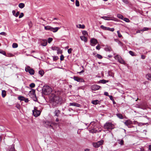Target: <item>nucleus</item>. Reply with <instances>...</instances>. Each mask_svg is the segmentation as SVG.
I'll return each instance as SVG.
<instances>
[{
    "mask_svg": "<svg viewBox=\"0 0 151 151\" xmlns=\"http://www.w3.org/2000/svg\"><path fill=\"white\" fill-rule=\"evenodd\" d=\"M51 100L52 101V104L54 106H56L59 104H61L63 101L61 96L55 95L51 99Z\"/></svg>",
    "mask_w": 151,
    "mask_h": 151,
    "instance_id": "f257e3e1",
    "label": "nucleus"
},
{
    "mask_svg": "<svg viewBox=\"0 0 151 151\" xmlns=\"http://www.w3.org/2000/svg\"><path fill=\"white\" fill-rule=\"evenodd\" d=\"M52 91L51 88L48 86H44L42 89V92L43 94L47 95L50 94Z\"/></svg>",
    "mask_w": 151,
    "mask_h": 151,
    "instance_id": "f03ea898",
    "label": "nucleus"
},
{
    "mask_svg": "<svg viewBox=\"0 0 151 151\" xmlns=\"http://www.w3.org/2000/svg\"><path fill=\"white\" fill-rule=\"evenodd\" d=\"M89 127L91 129L90 132L91 133H96L97 132V130L96 129V123L94 122H91L89 125Z\"/></svg>",
    "mask_w": 151,
    "mask_h": 151,
    "instance_id": "7ed1b4c3",
    "label": "nucleus"
},
{
    "mask_svg": "<svg viewBox=\"0 0 151 151\" xmlns=\"http://www.w3.org/2000/svg\"><path fill=\"white\" fill-rule=\"evenodd\" d=\"M104 127L105 129L109 130L110 129L111 130L114 129V126L111 123L106 122L104 125Z\"/></svg>",
    "mask_w": 151,
    "mask_h": 151,
    "instance_id": "20e7f679",
    "label": "nucleus"
},
{
    "mask_svg": "<svg viewBox=\"0 0 151 151\" xmlns=\"http://www.w3.org/2000/svg\"><path fill=\"white\" fill-rule=\"evenodd\" d=\"M44 126L47 128L53 129L52 126V122L48 121H46L44 122Z\"/></svg>",
    "mask_w": 151,
    "mask_h": 151,
    "instance_id": "39448f33",
    "label": "nucleus"
},
{
    "mask_svg": "<svg viewBox=\"0 0 151 151\" xmlns=\"http://www.w3.org/2000/svg\"><path fill=\"white\" fill-rule=\"evenodd\" d=\"M32 112L33 115L35 117L38 116L40 114V111L38 110L36 107L34 108V110H33Z\"/></svg>",
    "mask_w": 151,
    "mask_h": 151,
    "instance_id": "423d86ee",
    "label": "nucleus"
},
{
    "mask_svg": "<svg viewBox=\"0 0 151 151\" xmlns=\"http://www.w3.org/2000/svg\"><path fill=\"white\" fill-rule=\"evenodd\" d=\"M25 70L26 72H29L31 75H33L34 74V70L29 66H27L25 68Z\"/></svg>",
    "mask_w": 151,
    "mask_h": 151,
    "instance_id": "0eeeda50",
    "label": "nucleus"
},
{
    "mask_svg": "<svg viewBox=\"0 0 151 151\" xmlns=\"http://www.w3.org/2000/svg\"><path fill=\"white\" fill-rule=\"evenodd\" d=\"M103 140H101L97 142L93 143V145L94 147L96 148H97L99 147L100 145H101L103 144Z\"/></svg>",
    "mask_w": 151,
    "mask_h": 151,
    "instance_id": "6e6552de",
    "label": "nucleus"
},
{
    "mask_svg": "<svg viewBox=\"0 0 151 151\" xmlns=\"http://www.w3.org/2000/svg\"><path fill=\"white\" fill-rule=\"evenodd\" d=\"M97 43V40L95 38H92L90 40V45L92 46H94Z\"/></svg>",
    "mask_w": 151,
    "mask_h": 151,
    "instance_id": "1a4fd4ad",
    "label": "nucleus"
},
{
    "mask_svg": "<svg viewBox=\"0 0 151 151\" xmlns=\"http://www.w3.org/2000/svg\"><path fill=\"white\" fill-rule=\"evenodd\" d=\"M73 79L75 81H76L78 82H84V80L82 78H80L78 76H74L73 78Z\"/></svg>",
    "mask_w": 151,
    "mask_h": 151,
    "instance_id": "9d476101",
    "label": "nucleus"
},
{
    "mask_svg": "<svg viewBox=\"0 0 151 151\" xmlns=\"http://www.w3.org/2000/svg\"><path fill=\"white\" fill-rule=\"evenodd\" d=\"M100 87V86L97 85H94L91 86V88L92 90L96 91L99 90Z\"/></svg>",
    "mask_w": 151,
    "mask_h": 151,
    "instance_id": "9b49d317",
    "label": "nucleus"
},
{
    "mask_svg": "<svg viewBox=\"0 0 151 151\" xmlns=\"http://www.w3.org/2000/svg\"><path fill=\"white\" fill-rule=\"evenodd\" d=\"M124 124L126 126H127L128 127L131 128V125L132 124V122L130 120H128L124 122Z\"/></svg>",
    "mask_w": 151,
    "mask_h": 151,
    "instance_id": "f8f14e48",
    "label": "nucleus"
},
{
    "mask_svg": "<svg viewBox=\"0 0 151 151\" xmlns=\"http://www.w3.org/2000/svg\"><path fill=\"white\" fill-rule=\"evenodd\" d=\"M60 113V110L58 109H56L54 112V114L55 116L58 117L59 116Z\"/></svg>",
    "mask_w": 151,
    "mask_h": 151,
    "instance_id": "ddd939ff",
    "label": "nucleus"
},
{
    "mask_svg": "<svg viewBox=\"0 0 151 151\" xmlns=\"http://www.w3.org/2000/svg\"><path fill=\"white\" fill-rule=\"evenodd\" d=\"M101 18L105 20H114V19H113L112 17H106V16H103L101 17Z\"/></svg>",
    "mask_w": 151,
    "mask_h": 151,
    "instance_id": "4468645a",
    "label": "nucleus"
},
{
    "mask_svg": "<svg viewBox=\"0 0 151 151\" xmlns=\"http://www.w3.org/2000/svg\"><path fill=\"white\" fill-rule=\"evenodd\" d=\"M69 105L76 106H77L78 107H80L81 106V105L80 104H79L77 103H74V102L70 103Z\"/></svg>",
    "mask_w": 151,
    "mask_h": 151,
    "instance_id": "2eb2a0df",
    "label": "nucleus"
},
{
    "mask_svg": "<svg viewBox=\"0 0 151 151\" xmlns=\"http://www.w3.org/2000/svg\"><path fill=\"white\" fill-rule=\"evenodd\" d=\"M60 29V27H56L55 28H53L52 27V29H51V31H52L54 32H57L59 29Z\"/></svg>",
    "mask_w": 151,
    "mask_h": 151,
    "instance_id": "dca6fc26",
    "label": "nucleus"
},
{
    "mask_svg": "<svg viewBox=\"0 0 151 151\" xmlns=\"http://www.w3.org/2000/svg\"><path fill=\"white\" fill-rule=\"evenodd\" d=\"M80 38L82 41H84L85 42H86L87 41V38L84 36L80 37Z\"/></svg>",
    "mask_w": 151,
    "mask_h": 151,
    "instance_id": "f3484780",
    "label": "nucleus"
},
{
    "mask_svg": "<svg viewBox=\"0 0 151 151\" xmlns=\"http://www.w3.org/2000/svg\"><path fill=\"white\" fill-rule=\"evenodd\" d=\"M118 61L120 63L123 64H126L125 62L122 59L121 57L118 60Z\"/></svg>",
    "mask_w": 151,
    "mask_h": 151,
    "instance_id": "a211bd4d",
    "label": "nucleus"
},
{
    "mask_svg": "<svg viewBox=\"0 0 151 151\" xmlns=\"http://www.w3.org/2000/svg\"><path fill=\"white\" fill-rule=\"evenodd\" d=\"M99 103V101L97 100H93L91 101V103L95 105H96L98 104Z\"/></svg>",
    "mask_w": 151,
    "mask_h": 151,
    "instance_id": "6ab92c4d",
    "label": "nucleus"
},
{
    "mask_svg": "<svg viewBox=\"0 0 151 151\" xmlns=\"http://www.w3.org/2000/svg\"><path fill=\"white\" fill-rule=\"evenodd\" d=\"M117 142L118 143L121 145H123L124 144V141L122 139H118L117 140Z\"/></svg>",
    "mask_w": 151,
    "mask_h": 151,
    "instance_id": "aec40b11",
    "label": "nucleus"
},
{
    "mask_svg": "<svg viewBox=\"0 0 151 151\" xmlns=\"http://www.w3.org/2000/svg\"><path fill=\"white\" fill-rule=\"evenodd\" d=\"M52 28V27H51L50 26H47L45 27V29L47 30H50L51 31V29Z\"/></svg>",
    "mask_w": 151,
    "mask_h": 151,
    "instance_id": "412c9836",
    "label": "nucleus"
},
{
    "mask_svg": "<svg viewBox=\"0 0 151 151\" xmlns=\"http://www.w3.org/2000/svg\"><path fill=\"white\" fill-rule=\"evenodd\" d=\"M47 43L46 40H43V42L41 43V45L43 46H45L47 45Z\"/></svg>",
    "mask_w": 151,
    "mask_h": 151,
    "instance_id": "4be33fe9",
    "label": "nucleus"
},
{
    "mask_svg": "<svg viewBox=\"0 0 151 151\" xmlns=\"http://www.w3.org/2000/svg\"><path fill=\"white\" fill-rule=\"evenodd\" d=\"M6 95V91L5 90H2L1 93V95L3 98Z\"/></svg>",
    "mask_w": 151,
    "mask_h": 151,
    "instance_id": "5701e85b",
    "label": "nucleus"
},
{
    "mask_svg": "<svg viewBox=\"0 0 151 151\" xmlns=\"http://www.w3.org/2000/svg\"><path fill=\"white\" fill-rule=\"evenodd\" d=\"M25 6V5L24 3H21L19 4V7L21 8L22 9Z\"/></svg>",
    "mask_w": 151,
    "mask_h": 151,
    "instance_id": "b1692460",
    "label": "nucleus"
},
{
    "mask_svg": "<svg viewBox=\"0 0 151 151\" xmlns=\"http://www.w3.org/2000/svg\"><path fill=\"white\" fill-rule=\"evenodd\" d=\"M117 17L122 20L123 19V16L121 14H117Z\"/></svg>",
    "mask_w": 151,
    "mask_h": 151,
    "instance_id": "393cba45",
    "label": "nucleus"
},
{
    "mask_svg": "<svg viewBox=\"0 0 151 151\" xmlns=\"http://www.w3.org/2000/svg\"><path fill=\"white\" fill-rule=\"evenodd\" d=\"M25 98L23 96H19L18 97V99L21 101H24Z\"/></svg>",
    "mask_w": 151,
    "mask_h": 151,
    "instance_id": "a878e982",
    "label": "nucleus"
},
{
    "mask_svg": "<svg viewBox=\"0 0 151 151\" xmlns=\"http://www.w3.org/2000/svg\"><path fill=\"white\" fill-rule=\"evenodd\" d=\"M116 115L118 118L120 119H123V118L122 115L121 114H116Z\"/></svg>",
    "mask_w": 151,
    "mask_h": 151,
    "instance_id": "bb28decb",
    "label": "nucleus"
},
{
    "mask_svg": "<svg viewBox=\"0 0 151 151\" xmlns=\"http://www.w3.org/2000/svg\"><path fill=\"white\" fill-rule=\"evenodd\" d=\"M77 27L79 28H81L82 29L84 28L85 26L84 25L79 24L77 26Z\"/></svg>",
    "mask_w": 151,
    "mask_h": 151,
    "instance_id": "cd10ccee",
    "label": "nucleus"
},
{
    "mask_svg": "<svg viewBox=\"0 0 151 151\" xmlns=\"http://www.w3.org/2000/svg\"><path fill=\"white\" fill-rule=\"evenodd\" d=\"M149 29V28H147V27H144L142 29H141L140 30H139L138 31L139 32H140V31H147V30H148Z\"/></svg>",
    "mask_w": 151,
    "mask_h": 151,
    "instance_id": "c85d7f7f",
    "label": "nucleus"
},
{
    "mask_svg": "<svg viewBox=\"0 0 151 151\" xmlns=\"http://www.w3.org/2000/svg\"><path fill=\"white\" fill-rule=\"evenodd\" d=\"M108 75L109 76L113 77L114 76V73L111 71H110L108 72Z\"/></svg>",
    "mask_w": 151,
    "mask_h": 151,
    "instance_id": "c756f323",
    "label": "nucleus"
},
{
    "mask_svg": "<svg viewBox=\"0 0 151 151\" xmlns=\"http://www.w3.org/2000/svg\"><path fill=\"white\" fill-rule=\"evenodd\" d=\"M146 77L147 79L148 80H151V74H147Z\"/></svg>",
    "mask_w": 151,
    "mask_h": 151,
    "instance_id": "7c9ffc66",
    "label": "nucleus"
},
{
    "mask_svg": "<svg viewBox=\"0 0 151 151\" xmlns=\"http://www.w3.org/2000/svg\"><path fill=\"white\" fill-rule=\"evenodd\" d=\"M18 46V44L17 43H14L12 44V47L13 48H16Z\"/></svg>",
    "mask_w": 151,
    "mask_h": 151,
    "instance_id": "2f4dec72",
    "label": "nucleus"
},
{
    "mask_svg": "<svg viewBox=\"0 0 151 151\" xmlns=\"http://www.w3.org/2000/svg\"><path fill=\"white\" fill-rule=\"evenodd\" d=\"M0 53L2 54L3 55L6 56V53L5 51H3L2 50H0Z\"/></svg>",
    "mask_w": 151,
    "mask_h": 151,
    "instance_id": "473e14b6",
    "label": "nucleus"
},
{
    "mask_svg": "<svg viewBox=\"0 0 151 151\" xmlns=\"http://www.w3.org/2000/svg\"><path fill=\"white\" fill-rule=\"evenodd\" d=\"M101 28L104 30H107V27L104 26L102 25L101 26Z\"/></svg>",
    "mask_w": 151,
    "mask_h": 151,
    "instance_id": "72a5a7b5",
    "label": "nucleus"
},
{
    "mask_svg": "<svg viewBox=\"0 0 151 151\" xmlns=\"http://www.w3.org/2000/svg\"><path fill=\"white\" fill-rule=\"evenodd\" d=\"M129 53L132 56H136V55L134 54V53L133 52L131 51H129Z\"/></svg>",
    "mask_w": 151,
    "mask_h": 151,
    "instance_id": "f704fd0d",
    "label": "nucleus"
},
{
    "mask_svg": "<svg viewBox=\"0 0 151 151\" xmlns=\"http://www.w3.org/2000/svg\"><path fill=\"white\" fill-rule=\"evenodd\" d=\"M10 151H15L14 145H12L11 148L10 149Z\"/></svg>",
    "mask_w": 151,
    "mask_h": 151,
    "instance_id": "c9c22d12",
    "label": "nucleus"
},
{
    "mask_svg": "<svg viewBox=\"0 0 151 151\" xmlns=\"http://www.w3.org/2000/svg\"><path fill=\"white\" fill-rule=\"evenodd\" d=\"M15 107L19 109H20L21 108V106L20 105L18 104H16Z\"/></svg>",
    "mask_w": 151,
    "mask_h": 151,
    "instance_id": "e433bc0d",
    "label": "nucleus"
},
{
    "mask_svg": "<svg viewBox=\"0 0 151 151\" xmlns=\"http://www.w3.org/2000/svg\"><path fill=\"white\" fill-rule=\"evenodd\" d=\"M114 30V28H110L109 27H107V30L111 32H113Z\"/></svg>",
    "mask_w": 151,
    "mask_h": 151,
    "instance_id": "4c0bfd02",
    "label": "nucleus"
},
{
    "mask_svg": "<svg viewBox=\"0 0 151 151\" xmlns=\"http://www.w3.org/2000/svg\"><path fill=\"white\" fill-rule=\"evenodd\" d=\"M39 73L41 76H42L44 74V72L42 70H41L39 71Z\"/></svg>",
    "mask_w": 151,
    "mask_h": 151,
    "instance_id": "58836bf2",
    "label": "nucleus"
},
{
    "mask_svg": "<svg viewBox=\"0 0 151 151\" xmlns=\"http://www.w3.org/2000/svg\"><path fill=\"white\" fill-rule=\"evenodd\" d=\"M76 5L77 6H79L80 5L79 1L78 0H76Z\"/></svg>",
    "mask_w": 151,
    "mask_h": 151,
    "instance_id": "ea45409f",
    "label": "nucleus"
},
{
    "mask_svg": "<svg viewBox=\"0 0 151 151\" xmlns=\"http://www.w3.org/2000/svg\"><path fill=\"white\" fill-rule=\"evenodd\" d=\"M59 48L56 47H52V49L53 50H59Z\"/></svg>",
    "mask_w": 151,
    "mask_h": 151,
    "instance_id": "a19ab883",
    "label": "nucleus"
},
{
    "mask_svg": "<svg viewBox=\"0 0 151 151\" xmlns=\"http://www.w3.org/2000/svg\"><path fill=\"white\" fill-rule=\"evenodd\" d=\"M35 83H31L29 85V86L32 88H34L35 87Z\"/></svg>",
    "mask_w": 151,
    "mask_h": 151,
    "instance_id": "79ce46f5",
    "label": "nucleus"
},
{
    "mask_svg": "<svg viewBox=\"0 0 151 151\" xmlns=\"http://www.w3.org/2000/svg\"><path fill=\"white\" fill-rule=\"evenodd\" d=\"M123 20L127 22H130L129 19L127 18H125L124 19L123 18Z\"/></svg>",
    "mask_w": 151,
    "mask_h": 151,
    "instance_id": "37998d69",
    "label": "nucleus"
},
{
    "mask_svg": "<svg viewBox=\"0 0 151 151\" xmlns=\"http://www.w3.org/2000/svg\"><path fill=\"white\" fill-rule=\"evenodd\" d=\"M96 56L97 58L99 59H101L102 58V56L99 54H97Z\"/></svg>",
    "mask_w": 151,
    "mask_h": 151,
    "instance_id": "c03bdc74",
    "label": "nucleus"
},
{
    "mask_svg": "<svg viewBox=\"0 0 151 151\" xmlns=\"http://www.w3.org/2000/svg\"><path fill=\"white\" fill-rule=\"evenodd\" d=\"M121 57L120 56L118 55H116L115 57V59L117 60L120 58Z\"/></svg>",
    "mask_w": 151,
    "mask_h": 151,
    "instance_id": "a18cd8bd",
    "label": "nucleus"
},
{
    "mask_svg": "<svg viewBox=\"0 0 151 151\" xmlns=\"http://www.w3.org/2000/svg\"><path fill=\"white\" fill-rule=\"evenodd\" d=\"M72 49L70 48L68 50V52L69 54H70L72 52Z\"/></svg>",
    "mask_w": 151,
    "mask_h": 151,
    "instance_id": "49530a36",
    "label": "nucleus"
},
{
    "mask_svg": "<svg viewBox=\"0 0 151 151\" xmlns=\"http://www.w3.org/2000/svg\"><path fill=\"white\" fill-rule=\"evenodd\" d=\"M117 33L118 34V36L119 37H122V35L120 33L119 31H117Z\"/></svg>",
    "mask_w": 151,
    "mask_h": 151,
    "instance_id": "de8ad7c7",
    "label": "nucleus"
},
{
    "mask_svg": "<svg viewBox=\"0 0 151 151\" xmlns=\"http://www.w3.org/2000/svg\"><path fill=\"white\" fill-rule=\"evenodd\" d=\"M82 34L84 35H86L88 34L87 32L86 31H83L82 32Z\"/></svg>",
    "mask_w": 151,
    "mask_h": 151,
    "instance_id": "09e8293b",
    "label": "nucleus"
},
{
    "mask_svg": "<svg viewBox=\"0 0 151 151\" xmlns=\"http://www.w3.org/2000/svg\"><path fill=\"white\" fill-rule=\"evenodd\" d=\"M52 38H49L48 39V42L49 43H50L52 41Z\"/></svg>",
    "mask_w": 151,
    "mask_h": 151,
    "instance_id": "8fccbe9b",
    "label": "nucleus"
},
{
    "mask_svg": "<svg viewBox=\"0 0 151 151\" xmlns=\"http://www.w3.org/2000/svg\"><path fill=\"white\" fill-rule=\"evenodd\" d=\"M111 48L109 47H106L105 48V49L106 51H111Z\"/></svg>",
    "mask_w": 151,
    "mask_h": 151,
    "instance_id": "3c124183",
    "label": "nucleus"
},
{
    "mask_svg": "<svg viewBox=\"0 0 151 151\" xmlns=\"http://www.w3.org/2000/svg\"><path fill=\"white\" fill-rule=\"evenodd\" d=\"M122 0L123 2H124L126 4H127L129 3L128 0Z\"/></svg>",
    "mask_w": 151,
    "mask_h": 151,
    "instance_id": "603ef678",
    "label": "nucleus"
},
{
    "mask_svg": "<svg viewBox=\"0 0 151 151\" xmlns=\"http://www.w3.org/2000/svg\"><path fill=\"white\" fill-rule=\"evenodd\" d=\"M24 16V14L23 13H21L19 16V18H21Z\"/></svg>",
    "mask_w": 151,
    "mask_h": 151,
    "instance_id": "864d4df0",
    "label": "nucleus"
},
{
    "mask_svg": "<svg viewBox=\"0 0 151 151\" xmlns=\"http://www.w3.org/2000/svg\"><path fill=\"white\" fill-rule=\"evenodd\" d=\"M64 56L63 55H62L60 56V60L61 61H62V60H64Z\"/></svg>",
    "mask_w": 151,
    "mask_h": 151,
    "instance_id": "5fc2aeb1",
    "label": "nucleus"
},
{
    "mask_svg": "<svg viewBox=\"0 0 151 151\" xmlns=\"http://www.w3.org/2000/svg\"><path fill=\"white\" fill-rule=\"evenodd\" d=\"M32 93L33 94V97H36V94L35 90H33L32 91Z\"/></svg>",
    "mask_w": 151,
    "mask_h": 151,
    "instance_id": "6e6d98bb",
    "label": "nucleus"
},
{
    "mask_svg": "<svg viewBox=\"0 0 151 151\" xmlns=\"http://www.w3.org/2000/svg\"><path fill=\"white\" fill-rule=\"evenodd\" d=\"M62 53V51L61 50H60L59 48V50H57V53L58 54H61Z\"/></svg>",
    "mask_w": 151,
    "mask_h": 151,
    "instance_id": "4d7b16f0",
    "label": "nucleus"
},
{
    "mask_svg": "<svg viewBox=\"0 0 151 151\" xmlns=\"http://www.w3.org/2000/svg\"><path fill=\"white\" fill-rule=\"evenodd\" d=\"M19 14V12L18 11L15 14V16L16 17H17Z\"/></svg>",
    "mask_w": 151,
    "mask_h": 151,
    "instance_id": "13d9d810",
    "label": "nucleus"
},
{
    "mask_svg": "<svg viewBox=\"0 0 151 151\" xmlns=\"http://www.w3.org/2000/svg\"><path fill=\"white\" fill-rule=\"evenodd\" d=\"M58 59V57L57 56H54L53 57V60H56Z\"/></svg>",
    "mask_w": 151,
    "mask_h": 151,
    "instance_id": "bf43d9fd",
    "label": "nucleus"
},
{
    "mask_svg": "<svg viewBox=\"0 0 151 151\" xmlns=\"http://www.w3.org/2000/svg\"><path fill=\"white\" fill-rule=\"evenodd\" d=\"M101 82L102 83H105L106 82V81L104 80H101Z\"/></svg>",
    "mask_w": 151,
    "mask_h": 151,
    "instance_id": "052dcab7",
    "label": "nucleus"
},
{
    "mask_svg": "<svg viewBox=\"0 0 151 151\" xmlns=\"http://www.w3.org/2000/svg\"><path fill=\"white\" fill-rule=\"evenodd\" d=\"M96 48L97 50H100V45H98L97 46H96Z\"/></svg>",
    "mask_w": 151,
    "mask_h": 151,
    "instance_id": "680f3d73",
    "label": "nucleus"
},
{
    "mask_svg": "<svg viewBox=\"0 0 151 151\" xmlns=\"http://www.w3.org/2000/svg\"><path fill=\"white\" fill-rule=\"evenodd\" d=\"M144 125H145V124H143L142 123H138V126H142Z\"/></svg>",
    "mask_w": 151,
    "mask_h": 151,
    "instance_id": "e2e57ef3",
    "label": "nucleus"
},
{
    "mask_svg": "<svg viewBox=\"0 0 151 151\" xmlns=\"http://www.w3.org/2000/svg\"><path fill=\"white\" fill-rule=\"evenodd\" d=\"M141 58L142 59H144L145 58V56L143 55H141Z\"/></svg>",
    "mask_w": 151,
    "mask_h": 151,
    "instance_id": "0e129e2a",
    "label": "nucleus"
},
{
    "mask_svg": "<svg viewBox=\"0 0 151 151\" xmlns=\"http://www.w3.org/2000/svg\"><path fill=\"white\" fill-rule=\"evenodd\" d=\"M5 34H6V33L4 32H2L0 33V35H5Z\"/></svg>",
    "mask_w": 151,
    "mask_h": 151,
    "instance_id": "69168bd1",
    "label": "nucleus"
},
{
    "mask_svg": "<svg viewBox=\"0 0 151 151\" xmlns=\"http://www.w3.org/2000/svg\"><path fill=\"white\" fill-rule=\"evenodd\" d=\"M104 95L107 96H109V95L108 93L107 92H105L104 93Z\"/></svg>",
    "mask_w": 151,
    "mask_h": 151,
    "instance_id": "338daca9",
    "label": "nucleus"
},
{
    "mask_svg": "<svg viewBox=\"0 0 151 151\" xmlns=\"http://www.w3.org/2000/svg\"><path fill=\"white\" fill-rule=\"evenodd\" d=\"M24 101L26 103H27L29 101V100L27 99H25V98H24Z\"/></svg>",
    "mask_w": 151,
    "mask_h": 151,
    "instance_id": "774afa93",
    "label": "nucleus"
}]
</instances>
